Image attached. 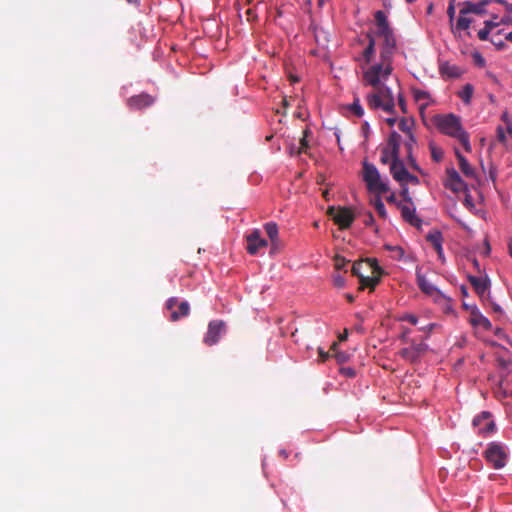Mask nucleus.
<instances>
[{
	"label": "nucleus",
	"instance_id": "obj_44",
	"mask_svg": "<svg viewBox=\"0 0 512 512\" xmlns=\"http://www.w3.org/2000/svg\"><path fill=\"white\" fill-rule=\"evenodd\" d=\"M411 333V330L409 328H404L403 332L400 336V339L405 343H409L412 339L409 338V334Z\"/></svg>",
	"mask_w": 512,
	"mask_h": 512
},
{
	"label": "nucleus",
	"instance_id": "obj_19",
	"mask_svg": "<svg viewBox=\"0 0 512 512\" xmlns=\"http://www.w3.org/2000/svg\"><path fill=\"white\" fill-rule=\"evenodd\" d=\"M247 241V252L251 255H255L259 249L267 246V241L261 237V232L258 229L253 230L246 236Z\"/></svg>",
	"mask_w": 512,
	"mask_h": 512
},
{
	"label": "nucleus",
	"instance_id": "obj_62",
	"mask_svg": "<svg viewBox=\"0 0 512 512\" xmlns=\"http://www.w3.org/2000/svg\"><path fill=\"white\" fill-rule=\"evenodd\" d=\"M347 337H348V333L345 330V332L342 335L339 336V340L340 341H345L347 339Z\"/></svg>",
	"mask_w": 512,
	"mask_h": 512
},
{
	"label": "nucleus",
	"instance_id": "obj_33",
	"mask_svg": "<svg viewBox=\"0 0 512 512\" xmlns=\"http://www.w3.org/2000/svg\"><path fill=\"white\" fill-rule=\"evenodd\" d=\"M429 148L431 151L432 160H441V158L443 157L442 148L438 147L436 144L432 142L429 144Z\"/></svg>",
	"mask_w": 512,
	"mask_h": 512
},
{
	"label": "nucleus",
	"instance_id": "obj_40",
	"mask_svg": "<svg viewBox=\"0 0 512 512\" xmlns=\"http://www.w3.org/2000/svg\"><path fill=\"white\" fill-rule=\"evenodd\" d=\"M401 321H407L412 325H416L418 323V318L413 314H404L400 317Z\"/></svg>",
	"mask_w": 512,
	"mask_h": 512
},
{
	"label": "nucleus",
	"instance_id": "obj_64",
	"mask_svg": "<svg viewBox=\"0 0 512 512\" xmlns=\"http://www.w3.org/2000/svg\"><path fill=\"white\" fill-rule=\"evenodd\" d=\"M508 250H509L510 256L512 257V240L508 244Z\"/></svg>",
	"mask_w": 512,
	"mask_h": 512
},
{
	"label": "nucleus",
	"instance_id": "obj_42",
	"mask_svg": "<svg viewBox=\"0 0 512 512\" xmlns=\"http://www.w3.org/2000/svg\"><path fill=\"white\" fill-rule=\"evenodd\" d=\"M310 132L308 130H305L303 132L304 136L303 138L300 140V147H299V153H302L307 147H308V143H307V140H306V137L308 136Z\"/></svg>",
	"mask_w": 512,
	"mask_h": 512
},
{
	"label": "nucleus",
	"instance_id": "obj_34",
	"mask_svg": "<svg viewBox=\"0 0 512 512\" xmlns=\"http://www.w3.org/2000/svg\"><path fill=\"white\" fill-rule=\"evenodd\" d=\"M351 111L353 112L354 115H356L357 117H362L364 115V109L363 107L361 106L360 104V100L358 98H356L352 105H351Z\"/></svg>",
	"mask_w": 512,
	"mask_h": 512
},
{
	"label": "nucleus",
	"instance_id": "obj_3",
	"mask_svg": "<svg viewBox=\"0 0 512 512\" xmlns=\"http://www.w3.org/2000/svg\"><path fill=\"white\" fill-rule=\"evenodd\" d=\"M435 124L441 133L457 139L461 148L466 151L471 149L469 135L463 129L460 117L454 114L438 115Z\"/></svg>",
	"mask_w": 512,
	"mask_h": 512
},
{
	"label": "nucleus",
	"instance_id": "obj_8",
	"mask_svg": "<svg viewBox=\"0 0 512 512\" xmlns=\"http://www.w3.org/2000/svg\"><path fill=\"white\" fill-rule=\"evenodd\" d=\"M327 214L341 230L349 228L355 219L353 211L348 207L330 206Z\"/></svg>",
	"mask_w": 512,
	"mask_h": 512
},
{
	"label": "nucleus",
	"instance_id": "obj_47",
	"mask_svg": "<svg viewBox=\"0 0 512 512\" xmlns=\"http://www.w3.org/2000/svg\"><path fill=\"white\" fill-rule=\"evenodd\" d=\"M341 373L344 374L345 376H348V377H351V378L355 376L354 369H352L350 367L342 368L341 369Z\"/></svg>",
	"mask_w": 512,
	"mask_h": 512
},
{
	"label": "nucleus",
	"instance_id": "obj_27",
	"mask_svg": "<svg viewBox=\"0 0 512 512\" xmlns=\"http://www.w3.org/2000/svg\"><path fill=\"white\" fill-rule=\"evenodd\" d=\"M474 88L471 84L464 85L463 89L459 92V97L465 104H469L471 102L473 96Z\"/></svg>",
	"mask_w": 512,
	"mask_h": 512
},
{
	"label": "nucleus",
	"instance_id": "obj_49",
	"mask_svg": "<svg viewBox=\"0 0 512 512\" xmlns=\"http://www.w3.org/2000/svg\"><path fill=\"white\" fill-rule=\"evenodd\" d=\"M319 357L322 362L326 361L329 358V352H325L322 348L318 349Z\"/></svg>",
	"mask_w": 512,
	"mask_h": 512
},
{
	"label": "nucleus",
	"instance_id": "obj_37",
	"mask_svg": "<svg viewBox=\"0 0 512 512\" xmlns=\"http://www.w3.org/2000/svg\"><path fill=\"white\" fill-rule=\"evenodd\" d=\"M337 344L334 343L331 347V350L336 351ZM334 357L336 358L338 363H345L348 361L349 356L345 352H335Z\"/></svg>",
	"mask_w": 512,
	"mask_h": 512
},
{
	"label": "nucleus",
	"instance_id": "obj_13",
	"mask_svg": "<svg viewBox=\"0 0 512 512\" xmlns=\"http://www.w3.org/2000/svg\"><path fill=\"white\" fill-rule=\"evenodd\" d=\"M226 331V325L222 320H213L208 325L207 333L204 337V343L208 346L216 344L221 335Z\"/></svg>",
	"mask_w": 512,
	"mask_h": 512
},
{
	"label": "nucleus",
	"instance_id": "obj_56",
	"mask_svg": "<svg viewBox=\"0 0 512 512\" xmlns=\"http://www.w3.org/2000/svg\"><path fill=\"white\" fill-rule=\"evenodd\" d=\"M496 26H497V23H495L493 21H486L485 22V27H489V31H491V29L496 27Z\"/></svg>",
	"mask_w": 512,
	"mask_h": 512
},
{
	"label": "nucleus",
	"instance_id": "obj_1",
	"mask_svg": "<svg viewBox=\"0 0 512 512\" xmlns=\"http://www.w3.org/2000/svg\"><path fill=\"white\" fill-rule=\"evenodd\" d=\"M351 272L359 278V290L369 288L373 291L379 283L383 274L382 268L378 265L376 259H366L355 262L352 265Z\"/></svg>",
	"mask_w": 512,
	"mask_h": 512
},
{
	"label": "nucleus",
	"instance_id": "obj_46",
	"mask_svg": "<svg viewBox=\"0 0 512 512\" xmlns=\"http://www.w3.org/2000/svg\"><path fill=\"white\" fill-rule=\"evenodd\" d=\"M493 2H497V3L502 4L509 14L512 13V4L511 3H508V2H506L504 0H493Z\"/></svg>",
	"mask_w": 512,
	"mask_h": 512
},
{
	"label": "nucleus",
	"instance_id": "obj_60",
	"mask_svg": "<svg viewBox=\"0 0 512 512\" xmlns=\"http://www.w3.org/2000/svg\"><path fill=\"white\" fill-rule=\"evenodd\" d=\"M345 297H346V299H347V301H348L349 303L354 302V299H355V298H354V296H353L352 294H349V293H348V294H346V295H345Z\"/></svg>",
	"mask_w": 512,
	"mask_h": 512
},
{
	"label": "nucleus",
	"instance_id": "obj_36",
	"mask_svg": "<svg viewBox=\"0 0 512 512\" xmlns=\"http://www.w3.org/2000/svg\"><path fill=\"white\" fill-rule=\"evenodd\" d=\"M413 96L416 101H428L430 95L427 91L416 89L413 91Z\"/></svg>",
	"mask_w": 512,
	"mask_h": 512
},
{
	"label": "nucleus",
	"instance_id": "obj_5",
	"mask_svg": "<svg viewBox=\"0 0 512 512\" xmlns=\"http://www.w3.org/2000/svg\"><path fill=\"white\" fill-rule=\"evenodd\" d=\"M362 178L371 193L383 195L389 191L388 183L381 178L376 167L369 162H363Z\"/></svg>",
	"mask_w": 512,
	"mask_h": 512
},
{
	"label": "nucleus",
	"instance_id": "obj_59",
	"mask_svg": "<svg viewBox=\"0 0 512 512\" xmlns=\"http://www.w3.org/2000/svg\"><path fill=\"white\" fill-rule=\"evenodd\" d=\"M499 365L503 368H506L508 366V362L502 358L498 359Z\"/></svg>",
	"mask_w": 512,
	"mask_h": 512
},
{
	"label": "nucleus",
	"instance_id": "obj_43",
	"mask_svg": "<svg viewBox=\"0 0 512 512\" xmlns=\"http://www.w3.org/2000/svg\"><path fill=\"white\" fill-rule=\"evenodd\" d=\"M489 33V27H484L479 30L478 37L481 41H486L488 39Z\"/></svg>",
	"mask_w": 512,
	"mask_h": 512
},
{
	"label": "nucleus",
	"instance_id": "obj_11",
	"mask_svg": "<svg viewBox=\"0 0 512 512\" xmlns=\"http://www.w3.org/2000/svg\"><path fill=\"white\" fill-rule=\"evenodd\" d=\"M398 208L404 221L416 228L421 227L422 219L416 215V208L411 198L405 199L404 203H399Z\"/></svg>",
	"mask_w": 512,
	"mask_h": 512
},
{
	"label": "nucleus",
	"instance_id": "obj_2",
	"mask_svg": "<svg viewBox=\"0 0 512 512\" xmlns=\"http://www.w3.org/2000/svg\"><path fill=\"white\" fill-rule=\"evenodd\" d=\"M375 23L377 30L375 34L382 38L380 60L392 61L396 51V38L392 28L389 25L385 12L378 10L375 12Z\"/></svg>",
	"mask_w": 512,
	"mask_h": 512
},
{
	"label": "nucleus",
	"instance_id": "obj_32",
	"mask_svg": "<svg viewBox=\"0 0 512 512\" xmlns=\"http://www.w3.org/2000/svg\"><path fill=\"white\" fill-rule=\"evenodd\" d=\"M385 249L391 251V256L395 260H401L404 256V250L400 246L385 245Z\"/></svg>",
	"mask_w": 512,
	"mask_h": 512
},
{
	"label": "nucleus",
	"instance_id": "obj_31",
	"mask_svg": "<svg viewBox=\"0 0 512 512\" xmlns=\"http://www.w3.org/2000/svg\"><path fill=\"white\" fill-rule=\"evenodd\" d=\"M460 164L461 171L465 176L470 178L476 177L475 168L471 165V162H460Z\"/></svg>",
	"mask_w": 512,
	"mask_h": 512
},
{
	"label": "nucleus",
	"instance_id": "obj_9",
	"mask_svg": "<svg viewBox=\"0 0 512 512\" xmlns=\"http://www.w3.org/2000/svg\"><path fill=\"white\" fill-rule=\"evenodd\" d=\"M485 457L495 469H501L506 464L507 453L499 443H490L485 451Z\"/></svg>",
	"mask_w": 512,
	"mask_h": 512
},
{
	"label": "nucleus",
	"instance_id": "obj_35",
	"mask_svg": "<svg viewBox=\"0 0 512 512\" xmlns=\"http://www.w3.org/2000/svg\"><path fill=\"white\" fill-rule=\"evenodd\" d=\"M447 15L449 17L451 29H452V31H454L453 22H454V18H455V0L449 1L448 8H447Z\"/></svg>",
	"mask_w": 512,
	"mask_h": 512
},
{
	"label": "nucleus",
	"instance_id": "obj_41",
	"mask_svg": "<svg viewBox=\"0 0 512 512\" xmlns=\"http://www.w3.org/2000/svg\"><path fill=\"white\" fill-rule=\"evenodd\" d=\"M333 282L334 285L338 288H342L345 286V278L340 274L334 275Z\"/></svg>",
	"mask_w": 512,
	"mask_h": 512
},
{
	"label": "nucleus",
	"instance_id": "obj_18",
	"mask_svg": "<svg viewBox=\"0 0 512 512\" xmlns=\"http://www.w3.org/2000/svg\"><path fill=\"white\" fill-rule=\"evenodd\" d=\"M464 308L469 310L470 317L469 322L475 327H482L485 330H491L492 324L488 318H486L476 306H468L464 304Z\"/></svg>",
	"mask_w": 512,
	"mask_h": 512
},
{
	"label": "nucleus",
	"instance_id": "obj_14",
	"mask_svg": "<svg viewBox=\"0 0 512 512\" xmlns=\"http://www.w3.org/2000/svg\"><path fill=\"white\" fill-rule=\"evenodd\" d=\"M416 281L419 289L424 294L430 296V297H436V298H442L444 295L441 293V291L432 283L430 282L426 276L421 272V268H416Z\"/></svg>",
	"mask_w": 512,
	"mask_h": 512
},
{
	"label": "nucleus",
	"instance_id": "obj_58",
	"mask_svg": "<svg viewBox=\"0 0 512 512\" xmlns=\"http://www.w3.org/2000/svg\"><path fill=\"white\" fill-rule=\"evenodd\" d=\"M455 153H456V155H457L458 160H460V161L465 160L464 156H462V155L460 154V148L456 147V148H455Z\"/></svg>",
	"mask_w": 512,
	"mask_h": 512
},
{
	"label": "nucleus",
	"instance_id": "obj_15",
	"mask_svg": "<svg viewBox=\"0 0 512 512\" xmlns=\"http://www.w3.org/2000/svg\"><path fill=\"white\" fill-rule=\"evenodd\" d=\"M399 148H400V136L396 133H393L389 137L386 147L383 150L384 155L381 157L380 160H394V161L400 160Z\"/></svg>",
	"mask_w": 512,
	"mask_h": 512
},
{
	"label": "nucleus",
	"instance_id": "obj_20",
	"mask_svg": "<svg viewBox=\"0 0 512 512\" xmlns=\"http://www.w3.org/2000/svg\"><path fill=\"white\" fill-rule=\"evenodd\" d=\"M493 0H481L477 3L465 1L462 3V8L459 11L460 15L477 14L484 15L486 13V6L491 4Z\"/></svg>",
	"mask_w": 512,
	"mask_h": 512
},
{
	"label": "nucleus",
	"instance_id": "obj_22",
	"mask_svg": "<svg viewBox=\"0 0 512 512\" xmlns=\"http://www.w3.org/2000/svg\"><path fill=\"white\" fill-rule=\"evenodd\" d=\"M470 284L473 286L475 292L484 298L485 295H489L490 281L487 277L468 276Z\"/></svg>",
	"mask_w": 512,
	"mask_h": 512
},
{
	"label": "nucleus",
	"instance_id": "obj_54",
	"mask_svg": "<svg viewBox=\"0 0 512 512\" xmlns=\"http://www.w3.org/2000/svg\"><path fill=\"white\" fill-rule=\"evenodd\" d=\"M489 164V167H488V170H489V177L492 181H495V178H496V173H495V170L493 169L492 167V162H488Z\"/></svg>",
	"mask_w": 512,
	"mask_h": 512
},
{
	"label": "nucleus",
	"instance_id": "obj_17",
	"mask_svg": "<svg viewBox=\"0 0 512 512\" xmlns=\"http://www.w3.org/2000/svg\"><path fill=\"white\" fill-rule=\"evenodd\" d=\"M446 179L444 180V186L455 192L458 193L460 191H463L466 189V185L464 181L461 179L459 173L454 170L453 168H448L446 170Z\"/></svg>",
	"mask_w": 512,
	"mask_h": 512
},
{
	"label": "nucleus",
	"instance_id": "obj_6",
	"mask_svg": "<svg viewBox=\"0 0 512 512\" xmlns=\"http://www.w3.org/2000/svg\"><path fill=\"white\" fill-rule=\"evenodd\" d=\"M392 61H380L372 65L363 73V79L366 85L376 88L382 80H386L392 73Z\"/></svg>",
	"mask_w": 512,
	"mask_h": 512
},
{
	"label": "nucleus",
	"instance_id": "obj_52",
	"mask_svg": "<svg viewBox=\"0 0 512 512\" xmlns=\"http://www.w3.org/2000/svg\"><path fill=\"white\" fill-rule=\"evenodd\" d=\"M464 204L466 207L468 208H473L474 207V204H473V201H472V198L470 195H466L465 196V199H464Z\"/></svg>",
	"mask_w": 512,
	"mask_h": 512
},
{
	"label": "nucleus",
	"instance_id": "obj_48",
	"mask_svg": "<svg viewBox=\"0 0 512 512\" xmlns=\"http://www.w3.org/2000/svg\"><path fill=\"white\" fill-rule=\"evenodd\" d=\"M398 104H399V106H400V108H401V111H402L403 113H406V112H407V110H406V103H405V99H404V97H403L401 94H399V95H398Z\"/></svg>",
	"mask_w": 512,
	"mask_h": 512
},
{
	"label": "nucleus",
	"instance_id": "obj_53",
	"mask_svg": "<svg viewBox=\"0 0 512 512\" xmlns=\"http://www.w3.org/2000/svg\"><path fill=\"white\" fill-rule=\"evenodd\" d=\"M373 222H374V218H373L372 213H370V212L367 213L365 215V219H364L365 225H371Z\"/></svg>",
	"mask_w": 512,
	"mask_h": 512
},
{
	"label": "nucleus",
	"instance_id": "obj_21",
	"mask_svg": "<svg viewBox=\"0 0 512 512\" xmlns=\"http://www.w3.org/2000/svg\"><path fill=\"white\" fill-rule=\"evenodd\" d=\"M155 102V98L147 93L134 95L127 100V105L130 109L142 110L151 106Z\"/></svg>",
	"mask_w": 512,
	"mask_h": 512
},
{
	"label": "nucleus",
	"instance_id": "obj_7",
	"mask_svg": "<svg viewBox=\"0 0 512 512\" xmlns=\"http://www.w3.org/2000/svg\"><path fill=\"white\" fill-rule=\"evenodd\" d=\"M407 345L408 346L402 348L399 351V355L405 361L412 364L420 362L429 349L428 345L424 342L423 339H412L409 343H407Z\"/></svg>",
	"mask_w": 512,
	"mask_h": 512
},
{
	"label": "nucleus",
	"instance_id": "obj_38",
	"mask_svg": "<svg viewBox=\"0 0 512 512\" xmlns=\"http://www.w3.org/2000/svg\"><path fill=\"white\" fill-rule=\"evenodd\" d=\"M414 144H415L414 138H413V142L411 141L410 138H408V140L405 141L404 148L406 149V152H407L406 160H414L413 154H412V149H413Z\"/></svg>",
	"mask_w": 512,
	"mask_h": 512
},
{
	"label": "nucleus",
	"instance_id": "obj_29",
	"mask_svg": "<svg viewBox=\"0 0 512 512\" xmlns=\"http://www.w3.org/2000/svg\"><path fill=\"white\" fill-rule=\"evenodd\" d=\"M265 231L270 238V240L274 243L277 240L278 236V226L274 222H269L265 224Z\"/></svg>",
	"mask_w": 512,
	"mask_h": 512
},
{
	"label": "nucleus",
	"instance_id": "obj_51",
	"mask_svg": "<svg viewBox=\"0 0 512 512\" xmlns=\"http://www.w3.org/2000/svg\"><path fill=\"white\" fill-rule=\"evenodd\" d=\"M435 327V324L434 323H430L426 326H423V327H420V331H423V332H426V333H430Z\"/></svg>",
	"mask_w": 512,
	"mask_h": 512
},
{
	"label": "nucleus",
	"instance_id": "obj_50",
	"mask_svg": "<svg viewBox=\"0 0 512 512\" xmlns=\"http://www.w3.org/2000/svg\"><path fill=\"white\" fill-rule=\"evenodd\" d=\"M497 136H498V139L501 141V142H505L506 141V135H505V131L499 127L497 129Z\"/></svg>",
	"mask_w": 512,
	"mask_h": 512
},
{
	"label": "nucleus",
	"instance_id": "obj_30",
	"mask_svg": "<svg viewBox=\"0 0 512 512\" xmlns=\"http://www.w3.org/2000/svg\"><path fill=\"white\" fill-rule=\"evenodd\" d=\"M373 205L378 213V215L385 219L387 217V212L384 206V203L381 200V195H376V198L373 201Z\"/></svg>",
	"mask_w": 512,
	"mask_h": 512
},
{
	"label": "nucleus",
	"instance_id": "obj_57",
	"mask_svg": "<svg viewBox=\"0 0 512 512\" xmlns=\"http://www.w3.org/2000/svg\"><path fill=\"white\" fill-rule=\"evenodd\" d=\"M437 254H438V257L440 260L444 261V255H443V248L442 246H440V249H435Z\"/></svg>",
	"mask_w": 512,
	"mask_h": 512
},
{
	"label": "nucleus",
	"instance_id": "obj_25",
	"mask_svg": "<svg viewBox=\"0 0 512 512\" xmlns=\"http://www.w3.org/2000/svg\"><path fill=\"white\" fill-rule=\"evenodd\" d=\"M426 239L431 243L434 249H440V246H442L443 237L442 233L438 230L428 233Z\"/></svg>",
	"mask_w": 512,
	"mask_h": 512
},
{
	"label": "nucleus",
	"instance_id": "obj_24",
	"mask_svg": "<svg viewBox=\"0 0 512 512\" xmlns=\"http://www.w3.org/2000/svg\"><path fill=\"white\" fill-rule=\"evenodd\" d=\"M367 38L369 39V43L363 51V57L367 63H370L375 53V39L370 33L367 34Z\"/></svg>",
	"mask_w": 512,
	"mask_h": 512
},
{
	"label": "nucleus",
	"instance_id": "obj_12",
	"mask_svg": "<svg viewBox=\"0 0 512 512\" xmlns=\"http://www.w3.org/2000/svg\"><path fill=\"white\" fill-rule=\"evenodd\" d=\"M166 308L171 311V321H178L179 319L188 316L190 312L189 303L187 301H182L178 304V299L176 297H171L167 300Z\"/></svg>",
	"mask_w": 512,
	"mask_h": 512
},
{
	"label": "nucleus",
	"instance_id": "obj_4",
	"mask_svg": "<svg viewBox=\"0 0 512 512\" xmlns=\"http://www.w3.org/2000/svg\"><path fill=\"white\" fill-rule=\"evenodd\" d=\"M375 89L376 92L366 97L369 108L373 110L381 108L387 113H393L395 101L391 89L383 84H379Z\"/></svg>",
	"mask_w": 512,
	"mask_h": 512
},
{
	"label": "nucleus",
	"instance_id": "obj_10",
	"mask_svg": "<svg viewBox=\"0 0 512 512\" xmlns=\"http://www.w3.org/2000/svg\"><path fill=\"white\" fill-rule=\"evenodd\" d=\"M390 171L393 178L402 185L419 183L418 177L408 172L407 168L404 166V162H391Z\"/></svg>",
	"mask_w": 512,
	"mask_h": 512
},
{
	"label": "nucleus",
	"instance_id": "obj_26",
	"mask_svg": "<svg viewBox=\"0 0 512 512\" xmlns=\"http://www.w3.org/2000/svg\"><path fill=\"white\" fill-rule=\"evenodd\" d=\"M413 121L411 119H407V118H402L400 121H399V124H398V127L399 129L404 132L408 138L411 139V141L413 142V135H412V127H413Z\"/></svg>",
	"mask_w": 512,
	"mask_h": 512
},
{
	"label": "nucleus",
	"instance_id": "obj_45",
	"mask_svg": "<svg viewBox=\"0 0 512 512\" xmlns=\"http://www.w3.org/2000/svg\"><path fill=\"white\" fill-rule=\"evenodd\" d=\"M473 58H474L476 65H478L480 67H483L485 65V59L481 56V54L475 53L473 55Z\"/></svg>",
	"mask_w": 512,
	"mask_h": 512
},
{
	"label": "nucleus",
	"instance_id": "obj_61",
	"mask_svg": "<svg viewBox=\"0 0 512 512\" xmlns=\"http://www.w3.org/2000/svg\"><path fill=\"white\" fill-rule=\"evenodd\" d=\"M492 309H493L494 312H501L502 311L501 307L498 304H495V303L492 305Z\"/></svg>",
	"mask_w": 512,
	"mask_h": 512
},
{
	"label": "nucleus",
	"instance_id": "obj_55",
	"mask_svg": "<svg viewBox=\"0 0 512 512\" xmlns=\"http://www.w3.org/2000/svg\"><path fill=\"white\" fill-rule=\"evenodd\" d=\"M325 180H326V177L324 174L319 173L317 175V179H316L317 184H325Z\"/></svg>",
	"mask_w": 512,
	"mask_h": 512
},
{
	"label": "nucleus",
	"instance_id": "obj_63",
	"mask_svg": "<svg viewBox=\"0 0 512 512\" xmlns=\"http://www.w3.org/2000/svg\"><path fill=\"white\" fill-rule=\"evenodd\" d=\"M505 39L512 42V32H509L508 34H506Z\"/></svg>",
	"mask_w": 512,
	"mask_h": 512
},
{
	"label": "nucleus",
	"instance_id": "obj_23",
	"mask_svg": "<svg viewBox=\"0 0 512 512\" xmlns=\"http://www.w3.org/2000/svg\"><path fill=\"white\" fill-rule=\"evenodd\" d=\"M439 72L442 77L455 79L459 78L462 75L463 70L457 65L450 64L449 62H444L440 64Z\"/></svg>",
	"mask_w": 512,
	"mask_h": 512
},
{
	"label": "nucleus",
	"instance_id": "obj_28",
	"mask_svg": "<svg viewBox=\"0 0 512 512\" xmlns=\"http://www.w3.org/2000/svg\"><path fill=\"white\" fill-rule=\"evenodd\" d=\"M471 23L472 20L470 18H467L466 15H460L455 24V27L453 26L454 31L467 30L470 27Z\"/></svg>",
	"mask_w": 512,
	"mask_h": 512
},
{
	"label": "nucleus",
	"instance_id": "obj_16",
	"mask_svg": "<svg viewBox=\"0 0 512 512\" xmlns=\"http://www.w3.org/2000/svg\"><path fill=\"white\" fill-rule=\"evenodd\" d=\"M490 418L491 414L483 411L473 419V426L479 434H489L494 431L495 424Z\"/></svg>",
	"mask_w": 512,
	"mask_h": 512
},
{
	"label": "nucleus",
	"instance_id": "obj_39",
	"mask_svg": "<svg viewBox=\"0 0 512 512\" xmlns=\"http://www.w3.org/2000/svg\"><path fill=\"white\" fill-rule=\"evenodd\" d=\"M347 263H348L347 260L342 256L337 255L334 258V266H335L336 270H342L346 266Z\"/></svg>",
	"mask_w": 512,
	"mask_h": 512
}]
</instances>
